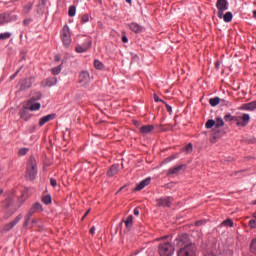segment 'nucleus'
Masks as SVG:
<instances>
[{
	"label": "nucleus",
	"mask_w": 256,
	"mask_h": 256,
	"mask_svg": "<svg viewBox=\"0 0 256 256\" xmlns=\"http://www.w3.org/2000/svg\"><path fill=\"white\" fill-rule=\"evenodd\" d=\"M3 193V190L0 189V195Z\"/></svg>",
	"instance_id": "62"
},
{
	"label": "nucleus",
	"mask_w": 256,
	"mask_h": 256,
	"mask_svg": "<svg viewBox=\"0 0 256 256\" xmlns=\"http://www.w3.org/2000/svg\"><path fill=\"white\" fill-rule=\"evenodd\" d=\"M250 251L256 255V239H253L250 244Z\"/></svg>",
	"instance_id": "37"
},
{
	"label": "nucleus",
	"mask_w": 256,
	"mask_h": 256,
	"mask_svg": "<svg viewBox=\"0 0 256 256\" xmlns=\"http://www.w3.org/2000/svg\"><path fill=\"white\" fill-rule=\"evenodd\" d=\"M124 189H125V187H121L119 190H120V191H123Z\"/></svg>",
	"instance_id": "60"
},
{
	"label": "nucleus",
	"mask_w": 256,
	"mask_h": 256,
	"mask_svg": "<svg viewBox=\"0 0 256 256\" xmlns=\"http://www.w3.org/2000/svg\"><path fill=\"white\" fill-rule=\"evenodd\" d=\"M221 225L224 227H233V221L231 219H227V220H224L221 223Z\"/></svg>",
	"instance_id": "36"
},
{
	"label": "nucleus",
	"mask_w": 256,
	"mask_h": 256,
	"mask_svg": "<svg viewBox=\"0 0 256 256\" xmlns=\"http://www.w3.org/2000/svg\"><path fill=\"white\" fill-rule=\"evenodd\" d=\"M134 215H136V217L139 216V207L134 209Z\"/></svg>",
	"instance_id": "51"
},
{
	"label": "nucleus",
	"mask_w": 256,
	"mask_h": 256,
	"mask_svg": "<svg viewBox=\"0 0 256 256\" xmlns=\"http://www.w3.org/2000/svg\"><path fill=\"white\" fill-rule=\"evenodd\" d=\"M235 118H236V116H232L231 114L228 113L224 116V121H226V122L234 121L235 122Z\"/></svg>",
	"instance_id": "39"
},
{
	"label": "nucleus",
	"mask_w": 256,
	"mask_h": 256,
	"mask_svg": "<svg viewBox=\"0 0 256 256\" xmlns=\"http://www.w3.org/2000/svg\"><path fill=\"white\" fill-rule=\"evenodd\" d=\"M204 256H215V253H213V250H207V251L204 253Z\"/></svg>",
	"instance_id": "46"
},
{
	"label": "nucleus",
	"mask_w": 256,
	"mask_h": 256,
	"mask_svg": "<svg viewBox=\"0 0 256 256\" xmlns=\"http://www.w3.org/2000/svg\"><path fill=\"white\" fill-rule=\"evenodd\" d=\"M158 253L160 256H173L175 247L167 240H162L158 245Z\"/></svg>",
	"instance_id": "3"
},
{
	"label": "nucleus",
	"mask_w": 256,
	"mask_h": 256,
	"mask_svg": "<svg viewBox=\"0 0 256 256\" xmlns=\"http://www.w3.org/2000/svg\"><path fill=\"white\" fill-rule=\"evenodd\" d=\"M6 39H11V32L0 33V41H5Z\"/></svg>",
	"instance_id": "31"
},
{
	"label": "nucleus",
	"mask_w": 256,
	"mask_h": 256,
	"mask_svg": "<svg viewBox=\"0 0 256 256\" xmlns=\"http://www.w3.org/2000/svg\"><path fill=\"white\" fill-rule=\"evenodd\" d=\"M185 153H191L193 151V144L189 143L185 148H184Z\"/></svg>",
	"instance_id": "41"
},
{
	"label": "nucleus",
	"mask_w": 256,
	"mask_h": 256,
	"mask_svg": "<svg viewBox=\"0 0 256 256\" xmlns=\"http://www.w3.org/2000/svg\"><path fill=\"white\" fill-rule=\"evenodd\" d=\"M32 222H33V223H37V220H33Z\"/></svg>",
	"instance_id": "63"
},
{
	"label": "nucleus",
	"mask_w": 256,
	"mask_h": 256,
	"mask_svg": "<svg viewBox=\"0 0 256 256\" xmlns=\"http://www.w3.org/2000/svg\"><path fill=\"white\" fill-rule=\"evenodd\" d=\"M126 3H129V5H131L132 1L131 0H126Z\"/></svg>",
	"instance_id": "58"
},
{
	"label": "nucleus",
	"mask_w": 256,
	"mask_h": 256,
	"mask_svg": "<svg viewBox=\"0 0 256 256\" xmlns=\"http://www.w3.org/2000/svg\"><path fill=\"white\" fill-rule=\"evenodd\" d=\"M90 16L89 14H83L81 16V23H89Z\"/></svg>",
	"instance_id": "40"
},
{
	"label": "nucleus",
	"mask_w": 256,
	"mask_h": 256,
	"mask_svg": "<svg viewBox=\"0 0 256 256\" xmlns=\"http://www.w3.org/2000/svg\"><path fill=\"white\" fill-rule=\"evenodd\" d=\"M15 197V190L9 191L7 193L6 199L3 202L4 209H9L12 213H15L19 207H21L25 203V199H23V195L18 199V204L15 205L13 201Z\"/></svg>",
	"instance_id": "2"
},
{
	"label": "nucleus",
	"mask_w": 256,
	"mask_h": 256,
	"mask_svg": "<svg viewBox=\"0 0 256 256\" xmlns=\"http://www.w3.org/2000/svg\"><path fill=\"white\" fill-rule=\"evenodd\" d=\"M248 225H249V227H250L251 229H256V218L251 219V220L249 221Z\"/></svg>",
	"instance_id": "42"
},
{
	"label": "nucleus",
	"mask_w": 256,
	"mask_h": 256,
	"mask_svg": "<svg viewBox=\"0 0 256 256\" xmlns=\"http://www.w3.org/2000/svg\"><path fill=\"white\" fill-rule=\"evenodd\" d=\"M9 21H17V16L16 15L11 16V18H9Z\"/></svg>",
	"instance_id": "53"
},
{
	"label": "nucleus",
	"mask_w": 256,
	"mask_h": 256,
	"mask_svg": "<svg viewBox=\"0 0 256 256\" xmlns=\"http://www.w3.org/2000/svg\"><path fill=\"white\" fill-rule=\"evenodd\" d=\"M242 109H244L245 111H255L256 109V101H252L246 104L242 105Z\"/></svg>",
	"instance_id": "18"
},
{
	"label": "nucleus",
	"mask_w": 256,
	"mask_h": 256,
	"mask_svg": "<svg viewBox=\"0 0 256 256\" xmlns=\"http://www.w3.org/2000/svg\"><path fill=\"white\" fill-rule=\"evenodd\" d=\"M9 13L0 14V25H3L5 23H9Z\"/></svg>",
	"instance_id": "25"
},
{
	"label": "nucleus",
	"mask_w": 256,
	"mask_h": 256,
	"mask_svg": "<svg viewBox=\"0 0 256 256\" xmlns=\"http://www.w3.org/2000/svg\"><path fill=\"white\" fill-rule=\"evenodd\" d=\"M52 75H59L61 73V66H56L51 70Z\"/></svg>",
	"instance_id": "38"
},
{
	"label": "nucleus",
	"mask_w": 256,
	"mask_h": 256,
	"mask_svg": "<svg viewBox=\"0 0 256 256\" xmlns=\"http://www.w3.org/2000/svg\"><path fill=\"white\" fill-rule=\"evenodd\" d=\"M28 109H29V111H39V109H41V103L36 102V103L31 104L28 101Z\"/></svg>",
	"instance_id": "21"
},
{
	"label": "nucleus",
	"mask_w": 256,
	"mask_h": 256,
	"mask_svg": "<svg viewBox=\"0 0 256 256\" xmlns=\"http://www.w3.org/2000/svg\"><path fill=\"white\" fill-rule=\"evenodd\" d=\"M53 119H55V114H48L46 116H43L39 120V126L43 127V125H45V123H49V121H53Z\"/></svg>",
	"instance_id": "14"
},
{
	"label": "nucleus",
	"mask_w": 256,
	"mask_h": 256,
	"mask_svg": "<svg viewBox=\"0 0 256 256\" xmlns=\"http://www.w3.org/2000/svg\"><path fill=\"white\" fill-rule=\"evenodd\" d=\"M222 19L225 21V23H231V21H233V13L226 12L223 14Z\"/></svg>",
	"instance_id": "24"
},
{
	"label": "nucleus",
	"mask_w": 256,
	"mask_h": 256,
	"mask_svg": "<svg viewBox=\"0 0 256 256\" xmlns=\"http://www.w3.org/2000/svg\"><path fill=\"white\" fill-rule=\"evenodd\" d=\"M216 7L218 9L217 15L219 19H223V13L229 9V2L227 0H217Z\"/></svg>",
	"instance_id": "6"
},
{
	"label": "nucleus",
	"mask_w": 256,
	"mask_h": 256,
	"mask_svg": "<svg viewBox=\"0 0 256 256\" xmlns=\"http://www.w3.org/2000/svg\"><path fill=\"white\" fill-rule=\"evenodd\" d=\"M220 101H221V99L219 97H214L209 100V103H210L211 107H217V105H219Z\"/></svg>",
	"instance_id": "27"
},
{
	"label": "nucleus",
	"mask_w": 256,
	"mask_h": 256,
	"mask_svg": "<svg viewBox=\"0 0 256 256\" xmlns=\"http://www.w3.org/2000/svg\"><path fill=\"white\" fill-rule=\"evenodd\" d=\"M206 129H213L215 127V120H208L205 124Z\"/></svg>",
	"instance_id": "35"
},
{
	"label": "nucleus",
	"mask_w": 256,
	"mask_h": 256,
	"mask_svg": "<svg viewBox=\"0 0 256 256\" xmlns=\"http://www.w3.org/2000/svg\"><path fill=\"white\" fill-rule=\"evenodd\" d=\"M31 209L37 213V211H42L43 206H41V203L37 202L35 204H33V206L31 207Z\"/></svg>",
	"instance_id": "32"
},
{
	"label": "nucleus",
	"mask_w": 256,
	"mask_h": 256,
	"mask_svg": "<svg viewBox=\"0 0 256 256\" xmlns=\"http://www.w3.org/2000/svg\"><path fill=\"white\" fill-rule=\"evenodd\" d=\"M26 177L30 181H34L37 177V160L35 159V156H31L28 160Z\"/></svg>",
	"instance_id": "4"
},
{
	"label": "nucleus",
	"mask_w": 256,
	"mask_h": 256,
	"mask_svg": "<svg viewBox=\"0 0 256 256\" xmlns=\"http://www.w3.org/2000/svg\"><path fill=\"white\" fill-rule=\"evenodd\" d=\"M155 129V126L153 125H144L139 128V132L141 135H149Z\"/></svg>",
	"instance_id": "15"
},
{
	"label": "nucleus",
	"mask_w": 256,
	"mask_h": 256,
	"mask_svg": "<svg viewBox=\"0 0 256 256\" xmlns=\"http://www.w3.org/2000/svg\"><path fill=\"white\" fill-rule=\"evenodd\" d=\"M60 37L64 47H69V45H71L72 39H71V30L69 29V26L65 25L62 28L60 32Z\"/></svg>",
	"instance_id": "5"
},
{
	"label": "nucleus",
	"mask_w": 256,
	"mask_h": 256,
	"mask_svg": "<svg viewBox=\"0 0 256 256\" xmlns=\"http://www.w3.org/2000/svg\"><path fill=\"white\" fill-rule=\"evenodd\" d=\"M175 245L179 248L177 251L178 256H196L197 246L187 234L179 235L175 239Z\"/></svg>",
	"instance_id": "1"
},
{
	"label": "nucleus",
	"mask_w": 256,
	"mask_h": 256,
	"mask_svg": "<svg viewBox=\"0 0 256 256\" xmlns=\"http://www.w3.org/2000/svg\"><path fill=\"white\" fill-rule=\"evenodd\" d=\"M126 229H131L133 227V215H129L124 221Z\"/></svg>",
	"instance_id": "23"
},
{
	"label": "nucleus",
	"mask_w": 256,
	"mask_h": 256,
	"mask_svg": "<svg viewBox=\"0 0 256 256\" xmlns=\"http://www.w3.org/2000/svg\"><path fill=\"white\" fill-rule=\"evenodd\" d=\"M56 61H61V57L60 56H56Z\"/></svg>",
	"instance_id": "57"
},
{
	"label": "nucleus",
	"mask_w": 256,
	"mask_h": 256,
	"mask_svg": "<svg viewBox=\"0 0 256 256\" xmlns=\"http://www.w3.org/2000/svg\"><path fill=\"white\" fill-rule=\"evenodd\" d=\"M42 203H44V205H51L52 203L51 195L46 194L42 196Z\"/></svg>",
	"instance_id": "26"
},
{
	"label": "nucleus",
	"mask_w": 256,
	"mask_h": 256,
	"mask_svg": "<svg viewBox=\"0 0 256 256\" xmlns=\"http://www.w3.org/2000/svg\"><path fill=\"white\" fill-rule=\"evenodd\" d=\"M224 125H225V122L223 121V119L221 117L216 118V120H215L216 129H219V128L223 127Z\"/></svg>",
	"instance_id": "28"
},
{
	"label": "nucleus",
	"mask_w": 256,
	"mask_h": 256,
	"mask_svg": "<svg viewBox=\"0 0 256 256\" xmlns=\"http://www.w3.org/2000/svg\"><path fill=\"white\" fill-rule=\"evenodd\" d=\"M91 48V41L87 40L82 45H77L75 48L76 53H85Z\"/></svg>",
	"instance_id": "11"
},
{
	"label": "nucleus",
	"mask_w": 256,
	"mask_h": 256,
	"mask_svg": "<svg viewBox=\"0 0 256 256\" xmlns=\"http://www.w3.org/2000/svg\"><path fill=\"white\" fill-rule=\"evenodd\" d=\"M183 167H185V166L179 165L174 168H170L168 171V175H177V173H179V171H181V169H183Z\"/></svg>",
	"instance_id": "22"
},
{
	"label": "nucleus",
	"mask_w": 256,
	"mask_h": 256,
	"mask_svg": "<svg viewBox=\"0 0 256 256\" xmlns=\"http://www.w3.org/2000/svg\"><path fill=\"white\" fill-rule=\"evenodd\" d=\"M122 43H129V38L126 35L122 36Z\"/></svg>",
	"instance_id": "47"
},
{
	"label": "nucleus",
	"mask_w": 256,
	"mask_h": 256,
	"mask_svg": "<svg viewBox=\"0 0 256 256\" xmlns=\"http://www.w3.org/2000/svg\"><path fill=\"white\" fill-rule=\"evenodd\" d=\"M27 153H29V148H22L19 150V155H22V157L27 155Z\"/></svg>",
	"instance_id": "43"
},
{
	"label": "nucleus",
	"mask_w": 256,
	"mask_h": 256,
	"mask_svg": "<svg viewBox=\"0 0 256 256\" xmlns=\"http://www.w3.org/2000/svg\"><path fill=\"white\" fill-rule=\"evenodd\" d=\"M151 183V178H146L145 180H142L134 189V191H141L142 189H145L147 185Z\"/></svg>",
	"instance_id": "17"
},
{
	"label": "nucleus",
	"mask_w": 256,
	"mask_h": 256,
	"mask_svg": "<svg viewBox=\"0 0 256 256\" xmlns=\"http://www.w3.org/2000/svg\"><path fill=\"white\" fill-rule=\"evenodd\" d=\"M154 101H156V103H159V101L163 103V100L159 99V96H157V94H154Z\"/></svg>",
	"instance_id": "48"
},
{
	"label": "nucleus",
	"mask_w": 256,
	"mask_h": 256,
	"mask_svg": "<svg viewBox=\"0 0 256 256\" xmlns=\"http://www.w3.org/2000/svg\"><path fill=\"white\" fill-rule=\"evenodd\" d=\"M253 15L256 18V10L253 11Z\"/></svg>",
	"instance_id": "59"
},
{
	"label": "nucleus",
	"mask_w": 256,
	"mask_h": 256,
	"mask_svg": "<svg viewBox=\"0 0 256 256\" xmlns=\"http://www.w3.org/2000/svg\"><path fill=\"white\" fill-rule=\"evenodd\" d=\"M21 219H23V214H19L12 222L6 224L4 230L11 231V229H13V227H15V225L21 221Z\"/></svg>",
	"instance_id": "12"
},
{
	"label": "nucleus",
	"mask_w": 256,
	"mask_h": 256,
	"mask_svg": "<svg viewBox=\"0 0 256 256\" xmlns=\"http://www.w3.org/2000/svg\"><path fill=\"white\" fill-rule=\"evenodd\" d=\"M50 185H52V187H57V180L55 178H51Z\"/></svg>",
	"instance_id": "45"
},
{
	"label": "nucleus",
	"mask_w": 256,
	"mask_h": 256,
	"mask_svg": "<svg viewBox=\"0 0 256 256\" xmlns=\"http://www.w3.org/2000/svg\"><path fill=\"white\" fill-rule=\"evenodd\" d=\"M78 83H80L82 87H85L86 85H89V83H91V75L88 71L80 72Z\"/></svg>",
	"instance_id": "8"
},
{
	"label": "nucleus",
	"mask_w": 256,
	"mask_h": 256,
	"mask_svg": "<svg viewBox=\"0 0 256 256\" xmlns=\"http://www.w3.org/2000/svg\"><path fill=\"white\" fill-rule=\"evenodd\" d=\"M76 13H77V8L74 5L70 6L68 9L69 17H75Z\"/></svg>",
	"instance_id": "29"
},
{
	"label": "nucleus",
	"mask_w": 256,
	"mask_h": 256,
	"mask_svg": "<svg viewBox=\"0 0 256 256\" xmlns=\"http://www.w3.org/2000/svg\"><path fill=\"white\" fill-rule=\"evenodd\" d=\"M166 110L168 111V113H173V108L168 104H166Z\"/></svg>",
	"instance_id": "50"
},
{
	"label": "nucleus",
	"mask_w": 256,
	"mask_h": 256,
	"mask_svg": "<svg viewBox=\"0 0 256 256\" xmlns=\"http://www.w3.org/2000/svg\"><path fill=\"white\" fill-rule=\"evenodd\" d=\"M90 233H91V235H95V226H93V227L90 229Z\"/></svg>",
	"instance_id": "54"
},
{
	"label": "nucleus",
	"mask_w": 256,
	"mask_h": 256,
	"mask_svg": "<svg viewBox=\"0 0 256 256\" xmlns=\"http://www.w3.org/2000/svg\"><path fill=\"white\" fill-rule=\"evenodd\" d=\"M20 117L23 121H29V119H31V114L28 109H24L20 111Z\"/></svg>",
	"instance_id": "20"
},
{
	"label": "nucleus",
	"mask_w": 256,
	"mask_h": 256,
	"mask_svg": "<svg viewBox=\"0 0 256 256\" xmlns=\"http://www.w3.org/2000/svg\"><path fill=\"white\" fill-rule=\"evenodd\" d=\"M54 85H57V78L55 77H50L42 81V87H53Z\"/></svg>",
	"instance_id": "13"
},
{
	"label": "nucleus",
	"mask_w": 256,
	"mask_h": 256,
	"mask_svg": "<svg viewBox=\"0 0 256 256\" xmlns=\"http://www.w3.org/2000/svg\"><path fill=\"white\" fill-rule=\"evenodd\" d=\"M157 207H171V203H173V197H161L156 200Z\"/></svg>",
	"instance_id": "9"
},
{
	"label": "nucleus",
	"mask_w": 256,
	"mask_h": 256,
	"mask_svg": "<svg viewBox=\"0 0 256 256\" xmlns=\"http://www.w3.org/2000/svg\"><path fill=\"white\" fill-rule=\"evenodd\" d=\"M117 173H119V165L114 164L108 170L107 175L108 177H113L114 175H117Z\"/></svg>",
	"instance_id": "19"
},
{
	"label": "nucleus",
	"mask_w": 256,
	"mask_h": 256,
	"mask_svg": "<svg viewBox=\"0 0 256 256\" xmlns=\"http://www.w3.org/2000/svg\"><path fill=\"white\" fill-rule=\"evenodd\" d=\"M20 71H21V68H19L12 76H10V81H13V79H15L17 75H19Z\"/></svg>",
	"instance_id": "44"
},
{
	"label": "nucleus",
	"mask_w": 256,
	"mask_h": 256,
	"mask_svg": "<svg viewBox=\"0 0 256 256\" xmlns=\"http://www.w3.org/2000/svg\"><path fill=\"white\" fill-rule=\"evenodd\" d=\"M27 23H28L27 20H24V25H27Z\"/></svg>",
	"instance_id": "61"
},
{
	"label": "nucleus",
	"mask_w": 256,
	"mask_h": 256,
	"mask_svg": "<svg viewBox=\"0 0 256 256\" xmlns=\"http://www.w3.org/2000/svg\"><path fill=\"white\" fill-rule=\"evenodd\" d=\"M94 67H95V69H98V71H101V70H103V67H105V66L102 64L101 61L95 60Z\"/></svg>",
	"instance_id": "34"
},
{
	"label": "nucleus",
	"mask_w": 256,
	"mask_h": 256,
	"mask_svg": "<svg viewBox=\"0 0 256 256\" xmlns=\"http://www.w3.org/2000/svg\"><path fill=\"white\" fill-rule=\"evenodd\" d=\"M90 212H91V210H88V211L84 214V216L82 217V219H85V217H87Z\"/></svg>",
	"instance_id": "55"
},
{
	"label": "nucleus",
	"mask_w": 256,
	"mask_h": 256,
	"mask_svg": "<svg viewBox=\"0 0 256 256\" xmlns=\"http://www.w3.org/2000/svg\"><path fill=\"white\" fill-rule=\"evenodd\" d=\"M33 83H35V77H28L26 79H22L21 90L27 91V89H31Z\"/></svg>",
	"instance_id": "10"
},
{
	"label": "nucleus",
	"mask_w": 256,
	"mask_h": 256,
	"mask_svg": "<svg viewBox=\"0 0 256 256\" xmlns=\"http://www.w3.org/2000/svg\"><path fill=\"white\" fill-rule=\"evenodd\" d=\"M43 95L40 92L34 94V96L29 100V103H33V101H39Z\"/></svg>",
	"instance_id": "33"
},
{
	"label": "nucleus",
	"mask_w": 256,
	"mask_h": 256,
	"mask_svg": "<svg viewBox=\"0 0 256 256\" xmlns=\"http://www.w3.org/2000/svg\"><path fill=\"white\" fill-rule=\"evenodd\" d=\"M34 213H35V212H34L33 209L31 208V209L28 211L27 215H28V217H31Z\"/></svg>",
	"instance_id": "52"
},
{
	"label": "nucleus",
	"mask_w": 256,
	"mask_h": 256,
	"mask_svg": "<svg viewBox=\"0 0 256 256\" xmlns=\"http://www.w3.org/2000/svg\"><path fill=\"white\" fill-rule=\"evenodd\" d=\"M29 219H31V216H29V214H26V216H25V226L28 225Z\"/></svg>",
	"instance_id": "49"
},
{
	"label": "nucleus",
	"mask_w": 256,
	"mask_h": 256,
	"mask_svg": "<svg viewBox=\"0 0 256 256\" xmlns=\"http://www.w3.org/2000/svg\"><path fill=\"white\" fill-rule=\"evenodd\" d=\"M31 9H33V3L29 2L23 8L24 15H27V13H29L31 11Z\"/></svg>",
	"instance_id": "30"
},
{
	"label": "nucleus",
	"mask_w": 256,
	"mask_h": 256,
	"mask_svg": "<svg viewBox=\"0 0 256 256\" xmlns=\"http://www.w3.org/2000/svg\"><path fill=\"white\" fill-rule=\"evenodd\" d=\"M251 121V116L249 114H243L242 116H236L235 123L238 127H247Z\"/></svg>",
	"instance_id": "7"
},
{
	"label": "nucleus",
	"mask_w": 256,
	"mask_h": 256,
	"mask_svg": "<svg viewBox=\"0 0 256 256\" xmlns=\"http://www.w3.org/2000/svg\"><path fill=\"white\" fill-rule=\"evenodd\" d=\"M135 125H139V122H135Z\"/></svg>",
	"instance_id": "64"
},
{
	"label": "nucleus",
	"mask_w": 256,
	"mask_h": 256,
	"mask_svg": "<svg viewBox=\"0 0 256 256\" xmlns=\"http://www.w3.org/2000/svg\"><path fill=\"white\" fill-rule=\"evenodd\" d=\"M196 225H197V226L203 225V221H198V222H196Z\"/></svg>",
	"instance_id": "56"
},
{
	"label": "nucleus",
	"mask_w": 256,
	"mask_h": 256,
	"mask_svg": "<svg viewBox=\"0 0 256 256\" xmlns=\"http://www.w3.org/2000/svg\"><path fill=\"white\" fill-rule=\"evenodd\" d=\"M128 27L133 31V33H143V26L139 25L138 23H130L128 24Z\"/></svg>",
	"instance_id": "16"
}]
</instances>
